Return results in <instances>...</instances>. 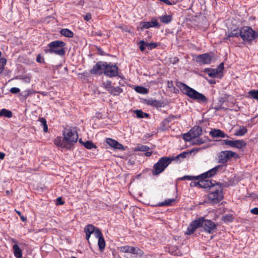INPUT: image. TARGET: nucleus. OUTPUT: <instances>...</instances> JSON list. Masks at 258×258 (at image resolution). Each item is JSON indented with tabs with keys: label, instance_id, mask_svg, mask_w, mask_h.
I'll return each instance as SVG.
<instances>
[{
	"label": "nucleus",
	"instance_id": "obj_1",
	"mask_svg": "<svg viewBox=\"0 0 258 258\" xmlns=\"http://www.w3.org/2000/svg\"><path fill=\"white\" fill-rule=\"evenodd\" d=\"M176 85L180 89L183 93L191 99L197 100L199 102L206 103L207 102L208 100L204 94L198 92L185 84L177 81L176 82Z\"/></svg>",
	"mask_w": 258,
	"mask_h": 258
},
{
	"label": "nucleus",
	"instance_id": "obj_2",
	"mask_svg": "<svg viewBox=\"0 0 258 258\" xmlns=\"http://www.w3.org/2000/svg\"><path fill=\"white\" fill-rule=\"evenodd\" d=\"M66 43L60 40L51 42L48 45L49 48L45 50L46 53H54L59 56H63L66 53L64 46Z\"/></svg>",
	"mask_w": 258,
	"mask_h": 258
},
{
	"label": "nucleus",
	"instance_id": "obj_3",
	"mask_svg": "<svg viewBox=\"0 0 258 258\" xmlns=\"http://www.w3.org/2000/svg\"><path fill=\"white\" fill-rule=\"evenodd\" d=\"M173 161L170 157H162L153 166L152 174L153 175H158L163 172L166 168Z\"/></svg>",
	"mask_w": 258,
	"mask_h": 258
},
{
	"label": "nucleus",
	"instance_id": "obj_4",
	"mask_svg": "<svg viewBox=\"0 0 258 258\" xmlns=\"http://www.w3.org/2000/svg\"><path fill=\"white\" fill-rule=\"evenodd\" d=\"M208 197L210 202L212 204L218 203L223 199L222 187L221 183H218L209 191Z\"/></svg>",
	"mask_w": 258,
	"mask_h": 258
},
{
	"label": "nucleus",
	"instance_id": "obj_5",
	"mask_svg": "<svg viewBox=\"0 0 258 258\" xmlns=\"http://www.w3.org/2000/svg\"><path fill=\"white\" fill-rule=\"evenodd\" d=\"M240 37L245 42H251L258 37V33L248 26L240 29Z\"/></svg>",
	"mask_w": 258,
	"mask_h": 258
},
{
	"label": "nucleus",
	"instance_id": "obj_6",
	"mask_svg": "<svg viewBox=\"0 0 258 258\" xmlns=\"http://www.w3.org/2000/svg\"><path fill=\"white\" fill-rule=\"evenodd\" d=\"M64 141L70 145V149L74 144L76 143L78 139V135L76 131H73L70 128H65L63 132Z\"/></svg>",
	"mask_w": 258,
	"mask_h": 258
},
{
	"label": "nucleus",
	"instance_id": "obj_7",
	"mask_svg": "<svg viewBox=\"0 0 258 258\" xmlns=\"http://www.w3.org/2000/svg\"><path fill=\"white\" fill-rule=\"evenodd\" d=\"M200 222V227L204 228V230L209 233H212L213 230L217 228L216 224L210 220L205 219L204 217L198 218Z\"/></svg>",
	"mask_w": 258,
	"mask_h": 258
},
{
	"label": "nucleus",
	"instance_id": "obj_8",
	"mask_svg": "<svg viewBox=\"0 0 258 258\" xmlns=\"http://www.w3.org/2000/svg\"><path fill=\"white\" fill-rule=\"evenodd\" d=\"M238 155L231 151H221L218 156V162L222 164L226 163L231 157H237Z\"/></svg>",
	"mask_w": 258,
	"mask_h": 258
},
{
	"label": "nucleus",
	"instance_id": "obj_9",
	"mask_svg": "<svg viewBox=\"0 0 258 258\" xmlns=\"http://www.w3.org/2000/svg\"><path fill=\"white\" fill-rule=\"evenodd\" d=\"M105 66L106 62H103L101 61H98L94 66H93L92 70H90V73L91 74L100 75L104 73Z\"/></svg>",
	"mask_w": 258,
	"mask_h": 258
},
{
	"label": "nucleus",
	"instance_id": "obj_10",
	"mask_svg": "<svg viewBox=\"0 0 258 258\" xmlns=\"http://www.w3.org/2000/svg\"><path fill=\"white\" fill-rule=\"evenodd\" d=\"M104 74L110 77L116 76L118 75V68L116 65L106 62Z\"/></svg>",
	"mask_w": 258,
	"mask_h": 258
},
{
	"label": "nucleus",
	"instance_id": "obj_11",
	"mask_svg": "<svg viewBox=\"0 0 258 258\" xmlns=\"http://www.w3.org/2000/svg\"><path fill=\"white\" fill-rule=\"evenodd\" d=\"M201 179V180H200V188L209 189V190H211L215 185L218 183L216 181L213 180H205V178Z\"/></svg>",
	"mask_w": 258,
	"mask_h": 258
},
{
	"label": "nucleus",
	"instance_id": "obj_12",
	"mask_svg": "<svg viewBox=\"0 0 258 258\" xmlns=\"http://www.w3.org/2000/svg\"><path fill=\"white\" fill-rule=\"evenodd\" d=\"M196 61L202 64H209L212 60L211 56L206 53L200 54L196 57Z\"/></svg>",
	"mask_w": 258,
	"mask_h": 258
},
{
	"label": "nucleus",
	"instance_id": "obj_13",
	"mask_svg": "<svg viewBox=\"0 0 258 258\" xmlns=\"http://www.w3.org/2000/svg\"><path fill=\"white\" fill-rule=\"evenodd\" d=\"M140 29L143 30L145 29H149L151 27H159L160 25L157 20L153 19L151 22H142L140 23Z\"/></svg>",
	"mask_w": 258,
	"mask_h": 258
},
{
	"label": "nucleus",
	"instance_id": "obj_14",
	"mask_svg": "<svg viewBox=\"0 0 258 258\" xmlns=\"http://www.w3.org/2000/svg\"><path fill=\"white\" fill-rule=\"evenodd\" d=\"M222 165H218L213 168L209 170L207 172H206L200 175L201 178H207L209 177H211L214 175H215L217 172L220 169H222Z\"/></svg>",
	"mask_w": 258,
	"mask_h": 258
},
{
	"label": "nucleus",
	"instance_id": "obj_15",
	"mask_svg": "<svg viewBox=\"0 0 258 258\" xmlns=\"http://www.w3.org/2000/svg\"><path fill=\"white\" fill-rule=\"evenodd\" d=\"M199 227H200V222L198 219L194 220L190 224L187 228L185 234L189 235L192 234L195 231L196 229Z\"/></svg>",
	"mask_w": 258,
	"mask_h": 258
},
{
	"label": "nucleus",
	"instance_id": "obj_16",
	"mask_svg": "<svg viewBox=\"0 0 258 258\" xmlns=\"http://www.w3.org/2000/svg\"><path fill=\"white\" fill-rule=\"evenodd\" d=\"M106 143L111 147L115 149L120 150H124V146L118 143L117 141L113 140L111 138H107L106 140Z\"/></svg>",
	"mask_w": 258,
	"mask_h": 258
},
{
	"label": "nucleus",
	"instance_id": "obj_17",
	"mask_svg": "<svg viewBox=\"0 0 258 258\" xmlns=\"http://www.w3.org/2000/svg\"><path fill=\"white\" fill-rule=\"evenodd\" d=\"M54 144L57 146L61 148L70 149V145L67 143L66 141H64V137L62 139L60 137H57L54 141Z\"/></svg>",
	"mask_w": 258,
	"mask_h": 258
},
{
	"label": "nucleus",
	"instance_id": "obj_18",
	"mask_svg": "<svg viewBox=\"0 0 258 258\" xmlns=\"http://www.w3.org/2000/svg\"><path fill=\"white\" fill-rule=\"evenodd\" d=\"M210 135L213 138H228V136L222 131L219 129H213L210 132Z\"/></svg>",
	"mask_w": 258,
	"mask_h": 258
},
{
	"label": "nucleus",
	"instance_id": "obj_19",
	"mask_svg": "<svg viewBox=\"0 0 258 258\" xmlns=\"http://www.w3.org/2000/svg\"><path fill=\"white\" fill-rule=\"evenodd\" d=\"M192 138L199 137L202 134V129L200 126H195L190 131Z\"/></svg>",
	"mask_w": 258,
	"mask_h": 258
},
{
	"label": "nucleus",
	"instance_id": "obj_20",
	"mask_svg": "<svg viewBox=\"0 0 258 258\" xmlns=\"http://www.w3.org/2000/svg\"><path fill=\"white\" fill-rule=\"evenodd\" d=\"M123 90L120 87H108V92L113 96H118Z\"/></svg>",
	"mask_w": 258,
	"mask_h": 258
},
{
	"label": "nucleus",
	"instance_id": "obj_21",
	"mask_svg": "<svg viewBox=\"0 0 258 258\" xmlns=\"http://www.w3.org/2000/svg\"><path fill=\"white\" fill-rule=\"evenodd\" d=\"M166 251L173 255L181 256L182 255L181 252L176 246H170L166 248Z\"/></svg>",
	"mask_w": 258,
	"mask_h": 258
},
{
	"label": "nucleus",
	"instance_id": "obj_22",
	"mask_svg": "<svg viewBox=\"0 0 258 258\" xmlns=\"http://www.w3.org/2000/svg\"><path fill=\"white\" fill-rule=\"evenodd\" d=\"M193 151L194 150H190L189 151L183 152L179 154L176 157H174V156H169V157L170 158H172L173 159V161H174V160L177 161L179 159H183L187 157V156L190 155L192 153Z\"/></svg>",
	"mask_w": 258,
	"mask_h": 258
},
{
	"label": "nucleus",
	"instance_id": "obj_23",
	"mask_svg": "<svg viewBox=\"0 0 258 258\" xmlns=\"http://www.w3.org/2000/svg\"><path fill=\"white\" fill-rule=\"evenodd\" d=\"M131 253L135 255L136 257H141L144 255V251L138 247L132 246Z\"/></svg>",
	"mask_w": 258,
	"mask_h": 258
},
{
	"label": "nucleus",
	"instance_id": "obj_24",
	"mask_svg": "<svg viewBox=\"0 0 258 258\" xmlns=\"http://www.w3.org/2000/svg\"><path fill=\"white\" fill-rule=\"evenodd\" d=\"M240 29H234L231 32L226 33V37L224 39H228L230 37H238L240 36Z\"/></svg>",
	"mask_w": 258,
	"mask_h": 258
},
{
	"label": "nucleus",
	"instance_id": "obj_25",
	"mask_svg": "<svg viewBox=\"0 0 258 258\" xmlns=\"http://www.w3.org/2000/svg\"><path fill=\"white\" fill-rule=\"evenodd\" d=\"M145 102L147 105H151L156 107H161L162 105V103L160 101L153 99H146L145 100Z\"/></svg>",
	"mask_w": 258,
	"mask_h": 258
},
{
	"label": "nucleus",
	"instance_id": "obj_26",
	"mask_svg": "<svg viewBox=\"0 0 258 258\" xmlns=\"http://www.w3.org/2000/svg\"><path fill=\"white\" fill-rule=\"evenodd\" d=\"M13 248L14 249V255L17 258H22V251L21 249L19 247L18 244H16L13 245Z\"/></svg>",
	"mask_w": 258,
	"mask_h": 258
},
{
	"label": "nucleus",
	"instance_id": "obj_27",
	"mask_svg": "<svg viewBox=\"0 0 258 258\" xmlns=\"http://www.w3.org/2000/svg\"><path fill=\"white\" fill-rule=\"evenodd\" d=\"M205 72L207 73L209 77L216 78L219 75V71L216 69H205Z\"/></svg>",
	"mask_w": 258,
	"mask_h": 258
},
{
	"label": "nucleus",
	"instance_id": "obj_28",
	"mask_svg": "<svg viewBox=\"0 0 258 258\" xmlns=\"http://www.w3.org/2000/svg\"><path fill=\"white\" fill-rule=\"evenodd\" d=\"M208 141V138H205V139L200 138L199 137H197L196 138H193L191 140V144L193 145H202Z\"/></svg>",
	"mask_w": 258,
	"mask_h": 258
},
{
	"label": "nucleus",
	"instance_id": "obj_29",
	"mask_svg": "<svg viewBox=\"0 0 258 258\" xmlns=\"http://www.w3.org/2000/svg\"><path fill=\"white\" fill-rule=\"evenodd\" d=\"M246 146V143L243 140H235L234 148H236L238 149H242Z\"/></svg>",
	"mask_w": 258,
	"mask_h": 258
},
{
	"label": "nucleus",
	"instance_id": "obj_30",
	"mask_svg": "<svg viewBox=\"0 0 258 258\" xmlns=\"http://www.w3.org/2000/svg\"><path fill=\"white\" fill-rule=\"evenodd\" d=\"M247 132V128L243 126H240L239 129L236 130L234 133L236 136H243Z\"/></svg>",
	"mask_w": 258,
	"mask_h": 258
},
{
	"label": "nucleus",
	"instance_id": "obj_31",
	"mask_svg": "<svg viewBox=\"0 0 258 258\" xmlns=\"http://www.w3.org/2000/svg\"><path fill=\"white\" fill-rule=\"evenodd\" d=\"M60 33L67 37L72 38L74 36V33L68 29H62L60 30Z\"/></svg>",
	"mask_w": 258,
	"mask_h": 258
},
{
	"label": "nucleus",
	"instance_id": "obj_32",
	"mask_svg": "<svg viewBox=\"0 0 258 258\" xmlns=\"http://www.w3.org/2000/svg\"><path fill=\"white\" fill-rule=\"evenodd\" d=\"M0 116H5L8 118H11L13 116V113L11 111L4 108L0 110Z\"/></svg>",
	"mask_w": 258,
	"mask_h": 258
},
{
	"label": "nucleus",
	"instance_id": "obj_33",
	"mask_svg": "<svg viewBox=\"0 0 258 258\" xmlns=\"http://www.w3.org/2000/svg\"><path fill=\"white\" fill-rule=\"evenodd\" d=\"M159 19L163 23L168 24L172 20L171 15H165L159 17Z\"/></svg>",
	"mask_w": 258,
	"mask_h": 258
},
{
	"label": "nucleus",
	"instance_id": "obj_34",
	"mask_svg": "<svg viewBox=\"0 0 258 258\" xmlns=\"http://www.w3.org/2000/svg\"><path fill=\"white\" fill-rule=\"evenodd\" d=\"M98 245L100 251H102L106 245L105 241L103 236L98 239Z\"/></svg>",
	"mask_w": 258,
	"mask_h": 258
},
{
	"label": "nucleus",
	"instance_id": "obj_35",
	"mask_svg": "<svg viewBox=\"0 0 258 258\" xmlns=\"http://www.w3.org/2000/svg\"><path fill=\"white\" fill-rule=\"evenodd\" d=\"M79 142L83 144V145L84 146V147L85 148H86L87 149H92L93 148H96V146L91 142V141H87L86 142H83L82 141V140L80 139L79 140Z\"/></svg>",
	"mask_w": 258,
	"mask_h": 258
},
{
	"label": "nucleus",
	"instance_id": "obj_36",
	"mask_svg": "<svg viewBox=\"0 0 258 258\" xmlns=\"http://www.w3.org/2000/svg\"><path fill=\"white\" fill-rule=\"evenodd\" d=\"M35 93H36V91H35L33 90H31V89H29V90H27L24 91H23L21 93V95L25 99H26V98H27L28 96L33 94H35Z\"/></svg>",
	"mask_w": 258,
	"mask_h": 258
},
{
	"label": "nucleus",
	"instance_id": "obj_37",
	"mask_svg": "<svg viewBox=\"0 0 258 258\" xmlns=\"http://www.w3.org/2000/svg\"><path fill=\"white\" fill-rule=\"evenodd\" d=\"M135 90L137 92L143 94H145L148 93V89L142 86H137L135 87Z\"/></svg>",
	"mask_w": 258,
	"mask_h": 258
},
{
	"label": "nucleus",
	"instance_id": "obj_38",
	"mask_svg": "<svg viewBox=\"0 0 258 258\" xmlns=\"http://www.w3.org/2000/svg\"><path fill=\"white\" fill-rule=\"evenodd\" d=\"M38 121L40 122L41 125L43 126V131L45 133L47 132L48 131V127L46 120L43 117H41L38 119Z\"/></svg>",
	"mask_w": 258,
	"mask_h": 258
},
{
	"label": "nucleus",
	"instance_id": "obj_39",
	"mask_svg": "<svg viewBox=\"0 0 258 258\" xmlns=\"http://www.w3.org/2000/svg\"><path fill=\"white\" fill-rule=\"evenodd\" d=\"M96 228L91 224L87 225L84 228V232L90 234H93Z\"/></svg>",
	"mask_w": 258,
	"mask_h": 258
},
{
	"label": "nucleus",
	"instance_id": "obj_40",
	"mask_svg": "<svg viewBox=\"0 0 258 258\" xmlns=\"http://www.w3.org/2000/svg\"><path fill=\"white\" fill-rule=\"evenodd\" d=\"M149 149V147H148L147 146L143 145H138V146L136 147L135 150L142 152H146L148 151Z\"/></svg>",
	"mask_w": 258,
	"mask_h": 258
},
{
	"label": "nucleus",
	"instance_id": "obj_41",
	"mask_svg": "<svg viewBox=\"0 0 258 258\" xmlns=\"http://www.w3.org/2000/svg\"><path fill=\"white\" fill-rule=\"evenodd\" d=\"M201 178L200 175L195 176H189V175H185L182 177L181 179V180H200Z\"/></svg>",
	"mask_w": 258,
	"mask_h": 258
},
{
	"label": "nucleus",
	"instance_id": "obj_42",
	"mask_svg": "<svg viewBox=\"0 0 258 258\" xmlns=\"http://www.w3.org/2000/svg\"><path fill=\"white\" fill-rule=\"evenodd\" d=\"M132 246L125 245L120 247V251L122 252L131 253Z\"/></svg>",
	"mask_w": 258,
	"mask_h": 258
},
{
	"label": "nucleus",
	"instance_id": "obj_43",
	"mask_svg": "<svg viewBox=\"0 0 258 258\" xmlns=\"http://www.w3.org/2000/svg\"><path fill=\"white\" fill-rule=\"evenodd\" d=\"M174 201H175L174 199H168L167 200H165L164 202L160 203L158 204V205L159 206H170Z\"/></svg>",
	"mask_w": 258,
	"mask_h": 258
},
{
	"label": "nucleus",
	"instance_id": "obj_44",
	"mask_svg": "<svg viewBox=\"0 0 258 258\" xmlns=\"http://www.w3.org/2000/svg\"><path fill=\"white\" fill-rule=\"evenodd\" d=\"M248 94L251 97L258 100V90H252L249 91Z\"/></svg>",
	"mask_w": 258,
	"mask_h": 258
},
{
	"label": "nucleus",
	"instance_id": "obj_45",
	"mask_svg": "<svg viewBox=\"0 0 258 258\" xmlns=\"http://www.w3.org/2000/svg\"><path fill=\"white\" fill-rule=\"evenodd\" d=\"M191 134H190V132L189 131L188 133L184 134L183 135V139L185 141H191L193 139Z\"/></svg>",
	"mask_w": 258,
	"mask_h": 258
},
{
	"label": "nucleus",
	"instance_id": "obj_46",
	"mask_svg": "<svg viewBox=\"0 0 258 258\" xmlns=\"http://www.w3.org/2000/svg\"><path fill=\"white\" fill-rule=\"evenodd\" d=\"M145 46L148 48V49L151 50L156 48L157 46V44L156 43H148L145 42Z\"/></svg>",
	"mask_w": 258,
	"mask_h": 258
},
{
	"label": "nucleus",
	"instance_id": "obj_47",
	"mask_svg": "<svg viewBox=\"0 0 258 258\" xmlns=\"http://www.w3.org/2000/svg\"><path fill=\"white\" fill-rule=\"evenodd\" d=\"M93 234H94L95 237L98 239L103 236L101 231L97 228L95 229L94 232H93Z\"/></svg>",
	"mask_w": 258,
	"mask_h": 258
},
{
	"label": "nucleus",
	"instance_id": "obj_48",
	"mask_svg": "<svg viewBox=\"0 0 258 258\" xmlns=\"http://www.w3.org/2000/svg\"><path fill=\"white\" fill-rule=\"evenodd\" d=\"M223 142L226 145L229 146L231 147H234V141L224 140H223Z\"/></svg>",
	"mask_w": 258,
	"mask_h": 258
},
{
	"label": "nucleus",
	"instance_id": "obj_49",
	"mask_svg": "<svg viewBox=\"0 0 258 258\" xmlns=\"http://www.w3.org/2000/svg\"><path fill=\"white\" fill-rule=\"evenodd\" d=\"M135 113L136 114L137 117L139 118H143L144 112H143L142 110H135Z\"/></svg>",
	"mask_w": 258,
	"mask_h": 258
},
{
	"label": "nucleus",
	"instance_id": "obj_50",
	"mask_svg": "<svg viewBox=\"0 0 258 258\" xmlns=\"http://www.w3.org/2000/svg\"><path fill=\"white\" fill-rule=\"evenodd\" d=\"M139 45H140V49L141 51H144V50L145 49V47H146V46H145V41L144 40H141L140 42H139Z\"/></svg>",
	"mask_w": 258,
	"mask_h": 258
},
{
	"label": "nucleus",
	"instance_id": "obj_51",
	"mask_svg": "<svg viewBox=\"0 0 258 258\" xmlns=\"http://www.w3.org/2000/svg\"><path fill=\"white\" fill-rule=\"evenodd\" d=\"M191 187L198 186L200 188V180L199 181H191L190 183Z\"/></svg>",
	"mask_w": 258,
	"mask_h": 258
},
{
	"label": "nucleus",
	"instance_id": "obj_52",
	"mask_svg": "<svg viewBox=\"0 0 258 258\" xmlns=\"http://www.w3.org/2000/svg\"><path fill=\"white\" fill-rule=\"evenodd\" d=\"M20 90L18 88L13 87L10 89V92L13 94H17L20 92Z\"/></svg>",
	"mask_w": 258,
	"mask_h": 258
},
{
	"label": "nucleus",
	"instance_id": "obj_53",
	"mask_svg": "<svg viewBox=\"0 0 258 258\" xmlns=\"http://www.w3.org/2000/svg\"><path fill=\"white\" fill-rule=\"evenodd\" d=\"M104 88L108 91V87H112L111 85V82L110 81H107L106 83H104Z\"/></svg>",
	"mask_w": 258,
	"mask_h": 258
},
{
	"label": "nucleus",
	"instance_id": "obj_54",
	"mask_svg": "<svg viewBox=\"0 0 258 258\" xmlns=\"http://www.w3.org/2000/svg\"><path fill=\"white\" fill-rule=\"evenodd\" d=\"M167 87L169 88H173L174 90H177V92L178 91V90L176 89L175 87H174L173 82L171 81H167Z\"/></svg>",
	"mask_w": 258,
	"mask_h": 258
},
{
	"label": "nucleus",
	"instance_id": "obj_55",
	"mask_svg": "<svg viewBox=\"0 0 258 258\" xmlns=\"http://www.w3.org/2000/svg\"><path fill=\"white\" fill-rule=\"evenodd\" d=\"M15 211L19 215V216L20 217L21 220L22 221L25 222L26 221V220H27L26 217H25L23 215H22L20 211H18L16 210H15Z\"/></svg>",
	"mask_w": 258,
	"mask_h": 258
},
{
	"label": "nucleus",
	"instance_id": "obj_56",
	"mask_svg": "<svg viewBox=\"0 0 258 258\" xmlns=\"http://www.w3.org/2000/svg\"><path fill=\"white\" fill-rule=\"evenodd\" d=\"M36 61L39 63H43L44 62V58H42L40 54H38L36 57Z\"/></svg>",
	"mask_w": 258,
	"mask_h": 258
},
{
	"label": "nucleus",
	"instance_id": "obj_57",
	"mask_svg": "<svg viewBox=\"0 0 258 258\" xmlns=\"http://www.w3.org/2000/svg\"><path fill=\"white\" fill-rule=\"evenodd\" d=\"M176 118V117L174 115L169 116L168 117L165 119V121L170 122L173 119Z\"/></svg>",
	"mask_w": 258,
	"mask_h": 258
},
{
	"label": "nucleus",
	"instance_id": "obj_58",
	"mask_svg": "<svg viewBox=\"0 0 258 258\" xmlns=\"http://www.w3.org/2000/svg\"><path fill=\"white\" fill-rule=\"evenodd\" d=\"M250 212L252 214L258 215V208L251 209Z\"/></svg>",
	"mask_w": 258,
	"mask_h": 258
},
{
	"label": "nucleus",
	"instance_id": "obj_59",
	"mask_svg": "<svg viewBox=\"0 0 258 258\" xmlns=\"http://www.w3.org/2000/svg\"><path fill=\"white\" fill-rule=\"evenodd\" d=\"M224 69V63H221L220 65L219 66V67L216 70H218L219 71V73L222 72L223 70Z\"/></svg>",
	"mask_w": 258,
	"mask_h": 258
},
{
	"label": "nucleus",
	"instance_id": "obj_60",
	"mask_svg": "<svg viewBox=\"0 0 258 258\" xmlns=\"http://www.w3.org/2000/svg\"><path fill=\"white\" fill-rule=\"evenodd\" d=\"M56 202H57V205H62L64 204V202L62 201V200L60 197H58L57 198Z\"/></svg>",
	"mask_w": 258,
	"mask_h": 258
},
{
	"label": "nucleus",
	"instance_id": "obj_61",
	"mask_svg": "<svg viewBox=\"0 0 258 258\" xmlns=\"http://www.w3.org/2000/svg\"><path fill=\"white\" fill-rule=\"evenodd\" d=\"M84 19L87 21H88L91 19V15L90 14H87L84 16Z\"/></svg>",
	"mask_w": 258,
	"mask_h": 258
},
{
	"label": "nucleus",
	"instance_id": "obj_62",
	"mask_svg": "<svg viewBox=\"0 0 258 258\" xmlns=\"http://www.w3.org/2000/svg\"><path fill=\"white\" fill-rule=\"evenodd\" d=\"M224 218L225 220H227L229 222L232 221V217L230 215H226L224 217Z\"/></svg>",
	"mask_w": 258,
	"mask_h": 258
},
{
	"label": "nucleus",
	"instance_id": "obj_63",
	"mask_svg": "<svg viewBox=\"0 0 258 258\" xmlns=\"http://www.w3.org/2000/svg\"><path fill=\"white\" fill-rule=\"evenodd\" d=\"M160 1L168 5H172L173 4L169 0H160Z\"/></svg>",
	"mask_w": 258,
	"mask_h": 258
},
{
	"label": "nucleus",
	"instance_id": "obj_64",
	"mask_svg": "<svg viewBox=\"0 0 258 258\" xmlns=\"http://www.w3.org/2000/svg\"><path fill=\"white\" fill-rule=\"evenodd\" d=\"M152 151H150V152L146 151V153H145V156H146L147 157H149L152 155Z\"/></svg>",
	"mask_w": 258,
	"mask_h": 258
}]
</instances>
